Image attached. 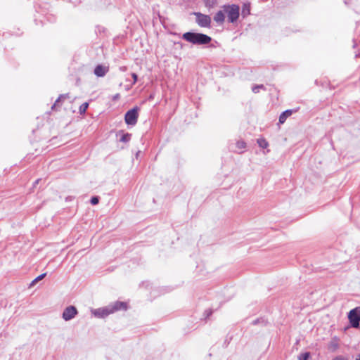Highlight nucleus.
I'll return each mask as SVG.
<instances>
[{"instance_id": "obj_1", "label": "nucleus", "mask_w": 360, "mask_h": 360, "mask_svg": "<svg viewBox=\"0 0 360 360\" xmlns=\"http://www.w3.org/2000/svg\"><path fill=\"white\" fill-rule=\"evenodd\" d=\"M181 38L194 45H206L212 41V38L210 36L194 32H185L182 34Z\"/></svg>"}, {"instance_id": "obj_2", "label": "nucleus", "mask_w": 360, "mask_h": 360, "mask_svg": "<svg viewBox=\"0 0 360 360\" xmlns=\"http://www.w3.org/2000/svg\"><path fill=\"white\" fill-rule=\"evenodd\" d=\"M222 8L224 9L225 14H227L229 22L234 23L238 20L240 15V8L238 5H224Z\"/></svg>"}, {"instance_id": "obj_3", "label": "nucleus", "mask_w": 360, "mask_h": 360, "mask_svg": "<svg viewBox=\"0 0 360 360\" xmlns=\"http://www.w3.org/2000/svg\"><path fill=\"white\" fill-rule=\"evenodd\" d=\"M348 319L352 328H360V307H355L349 311Z\"/></svg>"}, {"instance_id": "obj_4", "label": "nucleus", "mask_w": 360, "mask_h": 360, "mask_svg": "<svg viewBox=\"0 0 360 360\" xmlns=\"http://www.w3.org/2000/svg\"><path fill=\"white\" fill-rule=\"evenodd\" d=\"M139 108L134 107L128 110L124 116V120L127 124L134 126L136 124L139 117Z\"/></svg>"}, {"instance_id": "obj_5", "label": "nucleus", "mask_w": 360, "mask_h": 360, "mask_svg": "<svg viewBox=\"0 0 360 360\" xmlns=\"http://www.w3.org/2000/svg\"><path fill=\"white\" fill-rule=\"evenodd\" d=\"M196 15V22L202 27H210L211 25V18L201 13H195Z\"/></svg>"}, {"instance_id": "obj_6", "label": "nucleus", "mask_w": 360, "mask_h": 360, "mask_svg": "<svg viewBox=\"0 0 360 360\" xmlns=\"http://www.w3.org/2000/svg\"><path fill=\"white\" fill-rule=\"evenodd\" d=\"M78 314V311L75 306L70 305L67 307L62 314L63 319L68 321L72 320Z\"/></svg>"}, {"instance_id": "obj_7", "label": "nucleus", "mask_w": 360, "mask_h": 360, "mask_svg": "<svg viewBox=\"0 0 360 360\" xmlns=\"http://www.w3.org/2000/svg\"><path fill=\"white\" fill-rule=\"evenodd\" d=\"M91 314L95 317L103 319V318H105V317L108 316V315L111 314L112 311H111V309H110V307L108 305L105 307L92 309Z\"/></svg>"}, {"instance_id": "obj_8", "label": "nucleus", "mask_w": 360, "mask_h": 360, "mask_svg": "<svg viewBox=\"0 0 360 360\" xmlns=\"http://www.w3.org/2000/svg\"><path fill=\"white\" fill-rule=\"evenodd\" d=\"M109 71L108 66H105L101 64L97 65L94 70V73L98 77H104L107 72Z\"/></svg>"}, {"instance_id": "obj_9", "label": "nucleus", "mask_w": 360, "mask_h": 360, "mask_svg": "<svg viewBox=\"0 0 360 360\" xmlns=\"http://www.w3.org/2000/svg\"><path fill=\"white\" fill-rule=\"evenodd\" d=\"M108 306L110 309L112 311V314L119 310L127 309V303L120 301H117L112 304H109Z\"/></svg>"}, {"instance_id": "obj_10", "label": "nucleus", "mask_w": 360, "mask_h": 360, "mask_svg": "<svg viewBox=\"0 0 360 360\" xmlns=\"http://www.w3.org/2000/svg\"><path fill=\"white\" fill-rule=\"evenodd\" d=\"M214 20L218 24L221 25L225 20L224 9L219 11L213 17Z\"/></svg>"}, {"instance_id": "obj_11", "label": "nucleus", "mask_w": 360, "mask_h": 360, "mask_svg": "<svg viewBox=\"0 0 360 360\" xmlns=\"http://www.w3.org/2000/svg\"><path fill=\"white\" fill-rule=\"evenodd\" d=\"M292 110H286L284 112H283L279 116V123L283 124L285 122L286 119L288 117H290L292 114Z\"/></svg>"}, {"instance_id": "obj_12", "label": "nucleus", "mask_w": 360, "mask_h": 360, "mask_svg": "<svg viewBox=\"0 0 360 360\" xmlns=\"http://www.w3.org/2000/svg\"><path fill=\"white\" fill-rule=\"evenodd\" d=\"M250 13V6L249 4H244L242 7L241 15L243 18L247 17Z\"/></svg>"}, {"instance_id": "obj_13", "label": "nucleus", "mask_w": 360, "mask_h": 360, "mask_svg": "<svg viewBox=\"0 0 360 360\" xmlns=\"http://www.w3.org/2000/svg\"><path fill=\"white\" fill-rule=\"evenodd\" d=\"M131 136V134H129V133H123V132H122V135H121V137L120 139V141L124 142V143H127V142H129L130 141Z\"/></svg>"}, {"instance_id": "obj_14", "label": "nucleus", "mask_w": 360, "mask_h": 360, "mask_svg": "<svg viewBox=\"0 0 360 360\" xmlns=\"http://www.w3.org/2000/svg\"><path fill=\"white\" fill-rule=\"evenodd\" d=\"M267 321L264 318L257 319L254 320L252 323V325L261 324L262 326H266L267 324Z\"/></svg>"}, {"instance_id": "obj_15", "label": "nucleus", "mask_w": 360, "mask_h": 360, "mask_svg": "<svg viewBox=\"0 0 360 360\" xmlns=\"http://www.w3.org/2000/svg\"><path fill=\"white\" fill-rule=\"evenodd\" d=\"M257 143L259 146L262 148H266L269 146L268 142L264 139H257Z\"/></svg>"}, {"instance_id": "obj_16", "label": "nucleus", "mask_w": 360, "mask_h": 360, "mask_svg": "<svg viewBox=\"0 0 360 360\" xmlns=\"http://www.w3.org/2000/svg\"><path fill=\"white\" fill-rule=\"evenodd\" d=\"M88 107H89V103L85 102V103H82V104L80 105L79 108V113H80L81 115L84 114V113L86 112V110H87Z\"/></svg>"}, {"instance_id": "obj_17", "label": "nucleus", "mask_w": 360, "mask_h": 360, "mask_svg": "<svg viewBox=\"0 0 360 360\" xmlns=\"http://www.w3.org/2000/svg\"><path fill=\"white\" fill-rule=\"evenodd\" d=\"M310 357V352H306L299 355L298 360H309Z\"/></svg>"}, {"instance_id": "obj_18", "label": "nucleus", "mask_w": 360, "mask_h": 360, "mask_svg": "<svg viewBox=\"0 0 360 360\" xmlns=\"http://www.w3.org/2000/svg\"><path fill=\"white\" fill-rule=\"evenodd\" d=\"M46 274L44 273V274H42L39 276H38L36 278H34L32 283H30V286H33L36 283H37L38 281L42 280L45 276H46Z\"/></svg>"}, {"instance_id": "obj_19", "label": "nucleus", "mask_w": 360, "mask_h": 360, "mask_svg": "<svg viewBox=\"0 0 360 360\" xmlns=\"http://www.w3.org/2000/svg\"><path fill=\"white\" fill-rule=\"evenodd\" d=\"M246 147V143L245 141H237L236 143V148L239 150H243L244 148H245Z\"/></svg>"}, {"instance_id": "obj_20", "label": "nucleus", "mask_w": 360, "mask_h": 360, "mask_svg": "<svg viewBox=\"0 0 360 360\" xmlns=\"http://www.w3.org/2000/svg\"><path fill=\"white\" fill-rule=\"evenodd\" d=\"M264 89V86L263 84H259V85H255L254 86H252V91L255 93V94H257L259 92V89Z\"/></svg>"}, {"instance_id": "obj_21", "label": "nucleus", "mask_w": 360, "mask_h": 360, "mask_svg": "<svg viewBox=\"0 0 360 360\" xmlns=\"http://www.w3.org/2000/svg\"><path fill=\"white\" fill-rule=\"evenodd\" d=\"M90 202L94 205H97L99 202V197L93 196L90 200Z\"/></svg>"}, {"instance_id": "obj_22", "label": "nucleus", "mask_w": 360, "mask_h": 360, "mask_svg": "<svg viewBox=\"0 0 360 360\" xmlns=\"http://www.w3.org/2000/svg\"><path fill=\"white\" fill-rule=\"evenodd\" d=\"M215 3H216L215 0H205L206 6H208V7H213L214 5L215 4Z\"/></svg>"}, {"instance_id": "obj_23", "label": "nucleus", "mask_w": 360, "mask_h": 360, "mask_svg": "<svg viewBox=\"0 0 360 360\" xmlns=\"http://www.w3.org/2000/svg\"><path fill=\"white\" fill-rule=\"evenodd\" d=\"M63 97V95L60 96L58 99L56 101L55 103L52 105L51 108L54 109V108L56 106V105L60 102V98Z\"/></svg>"}, {"instance_id": "obj_24", "label": "nucleus", "mask_w": 360, "mask_h": 360, "mask_svg": "<svg viewBox=\"0 0 360 360\" xmlns=\"http://www.w3.org/2000/svg\"><path fill=\"white\" fill-rule=\"evenodd\" d=\"M131 77L133 78V84H135L137 82L138 76L136 73H132Z\"/></svg>"}, {"instance_id": "obj_25", "label": "nucleus", "mask_w": 360, "mask_h": 360, "mask_svg": "<svg viewBox=\"0 0 360 360\" xmlns=\"http://www.w3.org/2000/svg\"><path fill=\"white\" fill-rule=\"evenodd\" d=\"M332 360H348V359L342 356H338L336 357H335Z\"/></svg>"}, {"instance_id": "obj_26", "label": "nucleus", "mask_w": 360, "mask_h": 360, "mask_svg": "<svg viewBox=\"0 0 360 360\" xmlns=\"http://www.w3.org/2000/svg\"><path fill=\"white\" fill-rule=\"evenodd\" d=\"M331 347H333L335 349L338 348V345L337 343L331 342Z\"/></svg>"}, {"instance_id": "obj_27", "label": "nucleus", "mask_w": 360, "mask_h": 360, "mask_svg": "<svg viewBox=\"0 0 360 360\" xmlns=\"http://www.w3.org/2000/svg\"><path fill=\"white\" fill-rule=\"evenodd\" d=\"M39 181V179H37L34 183V186H35L36 184H37Z\"/></svg>"}, {"instance_id": "obj_28", "label": "nucleus", "mask_w": 360, "mask_h": 360, "mask_svg": "<svg viewBox=\"0 0 360 360\" xmlns=\"http://www.w3.org/2000/svg\"><path fill=\"white\" fill-rule=\"evenodd\" d=\"M119 96H120V94H116V95L114 96V99H116V98H119Z\"/></svg>"}, {"instance_id": "obj_29", "label": "nucleus", "mask_w": 360, "mask_h": 360, "mask_svg": "<svg viewBox=\"0 0 360 360\" xmlns=\"http://www.w3.org/2000/svg\"><path fill=\"white\" fill-rule=\"evenodd\" d=\"M355 360H360V354L357 355Z\"/></svg>"}, {"instance_id": "obj_30", "label": "nucleus", "mask_w": 360, "mask_h": 360, "mask_svg": "<svg viewBox=\"0 0 360 360\" xmlns=\"http://www.w3.org/2000/svg\"><path fill=\"white\" fill-rule=\"evenodd\" d=\"M177 44H179L181 46V47H182V46H183L182 43H181V42H178Z\"/></svg>"}, {"instance_id": "obj_31", "label": "nucleus", "mask_w": 360, "mask_h": 360, "mask_svg": "<svg viewBox=\"0 0 360 360\" xmlns=\"http://www.w3.org/2000/svg\"><path fill=\"white\" fill-rule=\"evenodd\" d=\"M211 314H212V311H210L209 314H207V316H210Z\"/></svg>"}]
</instances>
